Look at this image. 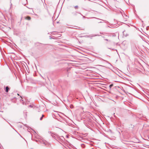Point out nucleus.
<instances>
[{
  "label": "nucleus",
  "instance_id": "1",
  "mask_svg": "<svg viewBox=\"0 0 149 149\" xmlns=\"http://www.w3.org/2000/svg\"><path fill=\"white\" fill-rule=\"evenodd\" d=\"M51 134H53L54 135H51L53 138H54V139H61V140L62 141H63L64 139V138L63 136H59L56 134H53L51 132H50Z\"/></svg>",
  "mask_w": 149,
  "mask_h": 149
},
{
  "label": "nucleus",
  "instance_id": "2",
  "mask_svg": "<svg viewBox=\"0 0 149 149\" xmlns=\"http://www.w3.org/2000/svg\"><path fill=\"white\" fill-rule=\"evenodd\" d=\"M10 88H9L8 86H6L5 89V91L6 92H8V91H9Z\"/></svg>",
  "mask_w": 149,
  "mask_h": 149
},
{
  "label": "nucleus",
  "instance_id": "3",
  "mask_svg": "<svg viewBox=\"0 0 149 149\" xmlns=\"http://www.w3.org/2000/svg\"><path fill=\"white\" fill-rule=\"evenodd\" d=\"M25 18L26 19H27L28 20H30L31 19V18L29 16H28L27 17H25Z\"/></svg>",
  "mask_w": 149,
  "mask_h": 149
},
{
  "label": "nucleus",
  "instance_id": "4",
  "mask_svg": "<svg viewBox=\"0 0 149 149\" xmlns=\"http://www.w3.org/2000/svg\"><path fill=\"white\" fill-rule=\"evenodd\" d=\"M43 143L45 144V145L46 146L47 144V142L45 141H43Z\"/></svg>",
  "mask_w": 149,
  "mask_h": 149
},
{
  "label": "nucleus",
  "instance_id": "5",
  "mask_svg": "<svg viewBox=\"0 0 149 149\" xmlns=\"http://www.w3.org/2000/svg\"><path fill=\"white\" fill-rule=\"evenodd\" d=\"M77 12H74L72 13V14L74 15H76L77 14Z\"/></svg>",
  "mask_w": 149,
  "mask_h": 149
},
{
  "label": "nucleus",
  "instance_id": "6",
  "mask_svg": "<svg viewBox=\"0 0 149 149\" xmlns=\"http://www.w3.org/2000/svg\"><path fill=\"white\" fill-rule=\"evenodd\" d=\"M113 86V84H111L109 86V88L110 89H111L112 87Z\"/></svg>",
  "mask_w": 149,
  "mask_h": 149
},
{
  "label": "nucleus",
  "instance_id": "7",
  "mask_svg": "<svg viewBox=\"0 0 149 149\" xmlns=\"http://www.w3.org/2000/svg\"><path fill=\"white\" fill-rule=\"evenodd\" d=\"M74 8H78V6H74Z\"/></svg>",
  "mask_w": 149,
  "mask_h": 149
},
{
  "label": "nucleus",
  "instance_id": "8",
  "mask_svg": "<svg viewBox=\"0 0 149 149\" xmlns=\"http://www.w3.org/2000/svg\"><path fill=\"white\" fill-rule=\"evenodd\" d=\"M42 118H43V117H41L40 118V120H42Z\"/></svg>",
  "mask_w": 149,
  "mask_h": 149
},
{
  "label": "nucleus",
  "instance_id": "9",
  "mask_svg": "<svg viewBox=\"0 0 149 149\" xmlns=\"http://www.w3.org/2000/svg\"><path fill=\"white\" fill-rule=\"evenodd\" d=\"M58 139V140H59V141H62L61 140V139Z\"/></svg>",
  "mask_w": 149,
  "mask_h": 149
},
{
  "label": "nucleus",
  "instance_id": "10",
  "mask_svg": "<svg viewBox=\"0 0 149 149\" xmlns=\"http://www.w3.org/2000/svg\"><path fill=\"white\" fill-rule=\"evenodd\" d=\"M29 107H32V106L31 105H30L29 106Z\"/></svg>",
  "mask_w": 149,
  "mask_h": 149
},
{
  "label": "nucleus",
  "instance_id": "11",
  "mask_svg": "<svg viewBox=\"0 0 149 149\" xmlns=\"http://www.w3.org/2000/svg\"><path fill=\"white\" fill-rule=\"evenodd\" d=\"M97 35H93V36H96Z\"/></svg>",
  "mask_w": 149,
  "mask_h": 149
},
{
  "label": "nucleus",
  "instance_id": "12",
  "mask_svg": "<svg viewBox=\"0 0 149 149\" xmlns=\"http://www.w3.org/2000/svg\"><path fill=\"white\" fill-rule=\"evenodd\" d=\"M72 106H72V105H71L70 106V108H72Z\"/></svg>",
  "mask_w": 149,
  "mask_h": 149
},
{
  "label": "nucleus",
  "instance_id": "13",
  "mask_svg": "<svg viewBox=\"0 0 149 149\" xmlns=\"http://www.w3.org/2000/svg\"><path fill=\"white\" fill-rule=\"evenodd\" d=\"M44 116V115L42 114V116L41 117H42L43 118V117Z\"/></svg>",
  "mask_w": 149,
  "mask_h": 149
},
{
  "label": "nucleus",
  "instance_id": "14",
  "mask_svg": "<svg viewBox=\"0 0 149 149\" xmlns=\"http://www.w3.org/2000/svg\"><path fill=\"white\" fill-rule=\"evenodd\" d=\"M105 40L106 41H108V40L107 39H105Z\"/></svg>",
  "mask_w": 149,
  "mask_h": 149
},
{
  "label": "nucleus",
  "instance_id": "15",
  "mask_svg": "<svg viewBox=\"0 0 149 149\" xmlns=\"http://www.w3.org/2000/svg\"><path fill=\"white\" fill-rule=\"evenodd\" d=\"M20 0L21 1H22L23 0ZM24 0V1H26V0Z\"/></svg>",
  "mask_w": 149,
  "mask_h": 149
},
{
  "label": "nucleus",
  "instance_id": "16",
  "mask_svg": "<svg viewBox=\"0 0 149 149\" xmlns=\"http://www.w3.org/2000/svg\"><path fill=\"white\" fill-rule=\"evenodd\" d=\"M83 18H85V17L84 16H83Z\"/></svg>",
  "mask_w": 149,
  "mask_h": 149
},
{
  "label": "nucleus",
  "instance_id": "17",
  "mask_svg": "<svg viewBox=\"0 0 149 149\" xmlns=\"http://www.w3.org/2000/svg\"><path fill=\"white\" fill-rule=\"evenodd\" d=\"M10 3H11V2H10ZM12 5V4L11 3V5Z\"/></svg>",
  "mask_w": 149,
  "mask_h": 149
},
{
  "label": "nucleus",
  "instance_id": "18",
  "mask_svg": "<svg viewBox=\"0 0 149 149\" xmlns=\"http://www.w3.org/2000/svg\"><path fill=\"white\" fill-rule=\"evenodd\" d=\"M17 95H19L18 94H17Z\"/></svg>",
  "mask_w": 149,
  "mask_h": 149
},
{
  "label": "nucleus",
  "instance_id": "19",
  "mask_svg": "<svg viewBox=\"0 0 149 149\" xmlns=\"http://www.w3.org/2000/svg\"><path fill=\"white\" fill-rule=\"evenodd\" d=\"M94 18H96V17H94Z\"/></svg>",
  "mask_w": 149,
  "mask_h": 149
},
{
  "label": "nucleus",
  "instance_id": "20",
  "mask_svg": "<svg viewBox=\"0 0 149 149\" xmlns=\"http://www.w3.org/2000/svg\"><path fill=\"white\" fill-rule=\"evenodd\" d=\"M92 149H94V148H92Z\"/></svg>",
  "mask_w": 149,
  "mask_h": 149
}]
</instances>
